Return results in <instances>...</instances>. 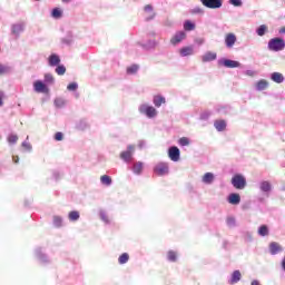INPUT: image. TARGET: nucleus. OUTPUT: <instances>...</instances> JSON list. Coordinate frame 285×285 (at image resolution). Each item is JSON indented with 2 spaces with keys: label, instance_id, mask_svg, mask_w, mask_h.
<instances>
[{
  "label": "nucleus",
  "instance_id": "nucleus-1",
  "mask_svg": "<svg viewBox=\"0 0 285 285\" xmlns=\"http://www.w3.org/2000/svg\"><path fill=\"white\" fill-rule=\"evenodd\" d=\"M232 185L234 188H236V190H244V188L247 186L246 177H244L242 174L234 175L232 178Z\"/></svg>",
  "mask_w": 285,
  "mask_h": 285
},
{
  "label": "nucleus",
  "instance_id": "nucleus-2",
  "mask_svg": "<svg viewBox=\"0 0 285 285\" xmlns=\"http://www.w3.org/2000/svg\"><path fill=\"white\" fill-rule=\"evenodd\" d=\"M269 50L274 52H279L283 48H285L284 39L282 38H273L268 42Z\"/></svg>",
  "mask_w": 285,
  "mask_h": 285
},
{
  "label": "nucleus",
  "instance_id": "nucleus-3",
  "mask_svg": "<svg viewBox=\"0 0 285 285\" xmlns=\"http://www.w3.org/2000/svg\"><path fill=\"white\" fill-rule=\"evenodd\" d=\"M139 112H141V115H146V117H148L149 119H153V117H157V109H155V107L153 106L140 105Z\"/></svg>",
  "mask_w": 285,
  "mask_h": 285
},
{
  "label": "nucleus",
  "instance_id": "nucleus-4",
  "mask_svg": "<svg viewBox=\"0 0 285 285\" xmlns=\"http://www.w3.org/2000/svg\"><path fill=\"white\" fill-rule=\"evenodd\" d=\"M205 8H209L212 10H217V8H222L223 0H200Z\"/></svg>",
  "mask_w": 285,
  "mask_h": 285
},
{
  "label": "nucleus",
  "instance_id": "nucleus-5",
  "mask_svg": "<svg viewBox=\"0 0 285 285\" xmlns=\"http://www.w3.org/2000/svg\"><path fill=\"white\" fill-rule=\"evenodd\" d=\"M135 151V146L129 145L127 147L126 151H122L120 154V159H122L124 161H131L132 160V153Z\"/></svg>",
  "mask_w": 285,
  "mask_h": 285
},
{
  "label": "nucleus",
  "instance_id": "nucleus-6",
  "mask_svg": "<svg viewBox=\"0 0 285 285\" xmlns=\"http://www.w3.org/2000/svg\"><path fill=\"white\" fill-rule=\"evenodd\" d=\"M154 171L156 175H159L160 177L164 175H168V164L166 163H159L155 166Z\"/></svg>",
  "mask_w": 285,
  "mask_h": 285
},
{
  "label": "nucleus",
  "instance_id": "nucleus-7",
  "mask_svg": "<svg viewBox=\"0 0 285 285\" xmlns=\"http://www.w3.org/2000/svg\"><path fill=\"white\" fill-rule=\"evenodd\" d=\"M33 90L36 92H43V94L50 92V89H48V86H46V83H43L41 80H37L33 82Z\"/></svg>",
  "mask_w": 285,
  "mask_h": 285
},
{
  "label": "nucleus",
  "instance_id": "nucleus-8",
  "mask_svg": "<svg viewBox=\"0 0 285 285\" xmlns=\"http://www.w3.org/2000/svg\"><path fill=\"white\" fill-rule=\"evenodd\" d=\"M184 39H186V32L184 31H178L175 33V36L170 39V43H173V46H177V43H181V41H184Z\"/></svg>",
  "mask_w": 285,
  "mask_h": 285
},
{
  "label": "nucleus",
  "instance_id": "nucleus-9",
  "mask_svg": "<svg viewBox=\"0 0 285 285\" xmlns=\"http://www.w3.org/2000/svg\"><path fill=\"white\" fill-rule=\"evenodd\" d=\"M180 156V151L178 147H170L168 149V157L171 159V161H178Z\"/></svg>",
  "mask_w": 285,
  "mask_h": 285
},
{
  "label": "nucleus",
  "instance_id": "nucleus-10",
  "mask_svg": "<svg viewBox=\"0 0 285 285\" xmlns=\"http://www.w3.org/2000/svg\"><path fill=\"white\" fill-rule=\"evenodd\" d=\"M235 43H237V36H235V33H227L225 36L226 48H233Z\"/></svg>",
  "mask_w": 285,
  "mask_h": 285
},
{
  "label": "nucleus",
  "instance_id": "nucleus-11",
  "mask_svg": "<svg viewBox=\"0 0 285 285\" xmlns=\"http://www.w3.org/2000/svg\"><path fill=\"white\" fill-rule=\"evenodd\" d=\"M283 248L282 245H279V243L277 242H272L269 244V253L271 255H277V253H282Z\"/></svg>",
  "mask_w": 285,
  "mask_h": 285
},
{
  "label": "nucleus",
  "instance_id": "nucleus-12",
  "mask_svg": "<svg viewBox=\"0 0 285 285\" xmlns=\"http://www.w3.org/2000/svg\"><path fill=\"white\" fill-rule=\"evenodd\" d=\"M217 59V53L208 51L202 57L203 63H208V61H215Z\"/></svg>",
  "mask_w": 285,
  "mask_h": 285
},
{
  "label": "nucleus",
  "instance_id": "nucleus-13",
  "mask_svg": "<svg viewBox=\"0 0 285 285\" xmlns=\"http://www.w3.org/2000/svg\"><path fill=\"white\" fill-rule=\"evenodd\" d=\"M48 61L49 66H51V68H55V66H59V63H61V58H59L58 55L52 53L51 56H49Z\"/></svg>",
  "mask_w": 285,
  "mask_h": 285
},
{
  "label": "nucleus",
  "instance_id": "nucleus-14",
  "mask_svg": "<svg viewBox=\"0 0 285 285\" xmlns=\"http://www.w3.org/2000/svg\"><path fill=\"white\" fill-rule=\"evenodd\" d=\"M242 202V197L239 194H230L228 196V203L232 204L233 206H237Z\"/></svg>",
  "mask_w": 285,
  "mask_h": 285
},
{
  "label": "nucleus",
  "instance_id": "nucleus-15",
  "mask_svg": "<svg viewBox=\"0 0 285 285\" xmlns=\"http://www.w3.org/2000/svg\"><path fill=\"white\" fill-rule=\"evenodd\" d=\"M193 47H184L179 50L180 57H190V55H194Z\"/></svg>",
  "mask_w": 285,
  "mask_h": 285
},
{
  "label": "nucleus",
  "instance_id": "nucleus-16",
  "mask_svg": "<svg viewBox=\"0 0 285 285\" xmlns=\"http://www.w3.org/2000/svg\"><path fill=\"white\" fill-rule=\"evenodd\" d=\"M223 65L225 66V68H239L240 66L239 61L229 60V59H225L223 61Z\"/></svg>",
  "mask_w": 285,
  "mask_h": 285
},
{
  "label": "nucleus",
  "instance_id": "nucleus-17",
  "mask_svg": "<svg viewBox=\"0 0 285 285\" xmlns=\"http://www.w3.org/2000/svg\"><path fill=\"white\" fill-rule=\"evenodd\" d=\"M214 126L218 132L226 130V120H215Z\"/></svg>",
  "mask_w": 285,
  "mask_h": 285
},
{
  "label": "nucleus",
  "instance_id": "nucleus-18",
  "mask_svg": "<svg viewBox=\"0 0 285 285\" xmlns=\"http://www.w3.org/2000/svg\"><path fill=\"white\" fill-rule=\"evenodd\" d=\"M271 79L275 83H283L284 82V75H282L279 72H273Z\"/></svg>",
  "mask_w": 285,
  "mask_h": 285
},
{
  "label": "nucleus",
  "instance_id": "nucleus-19",
  "mask_svg": "<svg viewBox=\"0 0 285 285\" xmlns=\"http://www.w3.org/2000/svg\"><path fill=\"white\" fill-rule=\"evenodd\" d=\"M242 279V272L234 271L232 274V278L229 281L230 284H237Z\"/></svg>",
  "mask_w": 285,
  "mask_h": 285
},
{
  "label": "nucleus",
  "instance_id": "nucleus-20",
  "mask_svg": "<svg viewBox=\"0 0 285 285\" xmlns=\"http://www.w3.org/2000/svg\"><path fill=\"white\" fill-rule=\"evenodd\" d=\"M161 104H166V98H164V96H155L154 106H156V108H159Z\"/></svg>",
  "mask_w": 285,
  "mask_h": 285
},
{
  "label": "nucleus",
  "instance_id": "nucleus-21",
  "mask_svg": "<svg viewBox=\"0 0 285 285\" xmlns=\"http://www.w3.org/2000/svg\"><path fill=\"white\" fill-rule=\"evenodd\" d=\"M135 175H141L142 170H144V163L141 161H138L134 165V168H132Z\"/></svg>",
  "mask_w": 285,
  "mask_h": 285
},
{
  "label": "nucleus",
  "instance_id": "nucleus-22",
  "mask_svg": "<svg viewBox=\"0 0 285 285\" xmlns=\"http://www.w3.org/2000/svg\"><path fill=\"white\" fill-rule=\"evenodd\" d=\"M272 188H273V186L271 185V183H268L266 180L261 183V190L263 193H271Z\"/></svg>",
  "mask_w": 285,
  "mask_h": 285
},
{
  "label": "nucleus",
  "instance_id": "nucleus-23",
  "mask_svg": "<svg viewBox=\"0 0 285 285\" xmlns=\"http://www.w3.org/2000/svg\"><path fill=\"white\" fill-rule=\"evenodd\" d=\"M100 183L102 184V186H110L112 184V178L108 175H102L100 177Z\"/></svg>",
  "mask_w": 285,
  "mask_h": 285
},
{
  "label": "nucleus",
  "instance_id": "nucleus-24",
  "mask_svg": "<svg viewBox=\"0 0 285 285\" xmlns=\"http://www.w3.org/2000/svg\"><path fill=\"white\" fill-rule=\"evenodd\" d=\"M268 88V81L266 80H259L257 83H256V89L262 91V90H266Z\"/></svg>",
  "mask_w": 285,
  "mask_h": 285
},
{
  "label": "nucleus",
  "instance_id": "nucleus-25",
  "mask_svg": "<svg viewBox=\"0 0 285 285\" xmlns=\"http://www.w3.org/2000/svg\"><path fill=\"white\" fill-rule=\"evenodd\" d=\"M214 179H215V175H213V173H206L203 176L204 184H210L212 181H214Z\"/></svg>",
  "mask_w": 285,
  "mask_h": 285
},
{
  "label": "nucleus",
  "instance_id": "nucleus-26",
  "mask_svg": "<svg viewBox=\"0 0 285 285\" xmlns=\"http://www.w3.org/2000/svg\"><path fill=\"white\" fill-rule=\"evenodd\" d=\"M145 12L149 13V17H147V21H150V19H155V11H153V6H145Z\"/></svg>",
  "mask_w": 285,
  "mask_h": 285
},
{
  "label": "nucleus",
  "instance_id": "nucleus-27",
  "mask_svg": "<svg viewBox=\"0 0 285 285\" xmlns=\"http://www.w3.org/2000/svg\"><path fill=\"white\" fill-rule=\"evenodd\" d=\"M139 71V65H131L127 67V75H137Z\"/></svg>",
  "mask_w": 285,
  "mask_h": 285
},
{
  "label": "nucleus",
  "instance_id": "nucleus-28",
  "mask_svg": "<svg viewBox=\"0 0 285 285\" xmlns=\"http://www.w3.org/2000/svg\"><path fill=\"white\" fill-rule=\"evenodd\" d=\"M256 32H257L258 37H264L266 35V32H268V27L266 24H262L258 27Z\"/></svg>",
  "mask_w": 285,
  "mask_h": 285
},
{
  "label": "nucleus",
  "instance_id": "nucleus-29",
  "mask_svg": "<svg viewBox=\"0 0 285 285\" xmlns=\"http://www.w3.org/2000/svg\"><path fill=\"white\" fill-rule=\"evenodd\" d=\"M62 16L63 11H61L59 8H55L51 12V17H53V19H61Z\"/></svg>",
  "mask_w": 285,
  "mask_h": 285
},
{
  "label": "nucleus",
  "instance_id": "nucleus-30",
  "mask_svg": "<svg viewBox=\"0 0 285 285\" xmlns=\"http://www.w3.org/2000/svg\"><path fill=\"white\" fill-rule=\"evenodd\" d=\"M184 30H186L187 32L195 30V23H193L190 20L185 21Z\"/></svg>",
  "mask_w": 285,
  "mask_h": 285
},
{
  "label": "nucleus",
  "instance_id": "nucleus-31",
  "mask_svg": "<svg viewBox=\"0 0 285 285\" xmlns=\"http://www.w3.org/2000/svg\"><path fill=\"white\" fill-rule=\"evenodd\" d=\"M258 235H261V237H266V236H268V226L262 225V226L258 228Z\"/></svg>",
  "mask_w": 285,
  "mask_h": 285
},
{
  "label": "nucleus",
  "instance_id": "nucleus-32",
  "mask_svg": "<svg viewBox=\"0 0 285 285\" xmlns=\"http://www.w3.org/2000/svg\"><path fill=\"white\" fill-rule=\"evenodd\" d=\"M128 259H130V255H128V253H124L119 256L118 262L119 264H128Z\"/></svg>",
  "mask_w": 285,
  "mask_h": 285
},
{
  "label": "nucleus",
  "instance_id": "nucleus-33",
  "mask_svg": "<svg viewBox=\"0 0 285 285\" xmlns=\"http://www.w3.org/2000/svg\"><path fill=\"white\" fill-rule=\"evenodd\" d=\"M80 215L79 212L72 210L69 213V219L70 222H77L79 219Z\"/></svg>",
  "mask_w": 285,
  "mask_h": 285
},
{
  "label": "nucleus",
  "instance_id": "nucleus-34",
  "mask_svg": "<svg viewBox=\"0 0 285 285\" xmlns=\"http://www.w3.org/2000/svg\"><path fill=\"white\" fill-rule=\"evenodd\" d=\"M167 258H168L169 262H177V252L169 250L167 253Z\"/></svg>",
  "mask_w": 285,
  "mask_h": 285
},
{
  "label": "nucleus",
  "instance_id": "nucleus-35",
  "mask_svg": "<svg viewBox=\"0 0 285 285\" xmlns=\"http://www.w3.org/2000/svg\"><path fill=\"white\" fill-rule=\"evenodd\" d=\"M55 106L57 108H63L66 106V100H63V98H57L55 100Z\"/></svg>",
  "mask_w": 285,
  "mask_h": 285
},
{
  "label": "nucleus",
  "instance_id": "nucleus-36",
  "mask_svg": "<svg viewBox=\"0 0 285 285\" xmlns=\"http://www.w3.org/2000/svg\"><path fill=\"white\" fill-rule=\"evenodd\" d=\"M62 222H63V219L60 216L53 217V225L56 226V228H61Z\"/></svg>",
  "mask_w": 285,
  "mask_h": 285
},
{
  "label": "nucleus",
  "instance_id": "nucleus-37",
  "mask_svg": "<svg viewBox=\"0 0 285 285\" xmlns=\"http://www.w3.org/2000/svg\"><path fill=\"white\" fill-rule=\"evenodd\" d=\"M56 72H57L59 76L66 75V66H63V65H58V67L56 68Z\"/></svg>",
  "mask_w": 285,
  "mask_h": 285
},
{
  "label": "nucleus",
  "instance_id": "nucleus-38",
  "mask_svg": "<svg viewBox=\"0 0 285 285\" xmlns=\"http://www.w3.org/2000/svg\"><path fill=\"white\" fill-rule=\"evenodd\" d=\"M45 81L46 83H55V77L51 73H46Z\"/></svg>",
  "mask_w": 285,
  "mask_h": 285
},
{
  "label": "nucleus",
  "instance_id": "nucleus-39",
  "mask_svg": "<svg viewBox=\"0 0 285 285\" xmlns=\"http://www.w3.org/2000/svg\"><path fill=\"white\" fill-rule=\"evenodd\" d=\"M10 72V67L0 65V75H8Z\"/></svg>",
  "mask_w": 285,
  "mask_h": 285
},
{
  "label": "nucleus",
  "instance_id": "nucleus-40",
  "mask_svg": "<svg viewBox=\"0 0 285 285\" xmlns=\"http://www.w3.org/2000/svg\"><path fill=\"white\" fill-rule=\"evenodd\" d=\"M17 141H19V137L17 135H10L8 137V142L9 144H17Z\"/></svg>",
  "mask_w": 285,
  "mask_h": 285
},
{
  "label": "nucleus",
  "instance_id": "nucleus-41",
  "mask_svg": "<svg viewBox=\"0 0 285 285\" xmlns=\"http://www.w3.org/2000/svg\"><path fill=\"white\" fill-rule=\"evenodd\" d=\"M178 144L180 146H188L190 144V140L187 137H183L178 140Z\"/></svg>",
  "mask_w": 285,
  "mask_h": 285
},
{
  "label": "nucleus",
  "instance_id": "nucleus-42",
  "mask_svg": "<svg viewBox=\"0 0 285 285\" xmlns=\"http://www.w3.org/2000/svg\"><path fill=\"white\" fill-rule=\"evenodd\" d=\"M77 88H79V86L77 85V82H71L67 86V90H70V91H75L77 90Z\"/></svg>",
  "mask_w": 285,
  "mask_h": 285
},
{
  "label": "nucleus",
  "instance_id": "nucleus-43",
  "mask_svg": "<svg viewBox=\"0 0 285 285\" xmlns=\"http://www.w3.org/2000/svg\"><path fill=\"white\" fill-rule=\"evenodd\" d=\"M230 6H234L235 8H240L242 0H229Z\"/></svg>",
  "mask_w": 285,
  "mask_h": 285
},
{
  "label": "nucleus",
  "instance_id": "nucleus-44",
  "mask_svg": "<svg viewBox=\"0 0 285 285\" xmlns=\"http://www.w3.org/2000/svg\"><path fill=\"white\" fill-rule=\"evenodd\" d=\"M55 140L56 141H63V132H61V131L56 132Z\"/></svg>",
  "mask_w": 285,
  "mask_h": 285
},
{
  "label": "nucleus",
  "instance_id": "nucleus-45",
  "mask_svg": "<svg viewBox=\"0 0 285 285\" xmlns=\"http://www.w3.org/2000/svg\"><path fill=\"white\" fill-rule=\"evenodd\" d=\"M21 30H22V28H21L20 24H14V26L12 27V32H13V35H18V32H21Z\"/></svg>",
  "mask_w": 285,
  "mask_h": 285
},
{
  "label": "nucleus",
  "instance_id": "nucleus-46",
  "mask_svg": "<svg viewBox=\"0 0 285 285\" xmlns=\"http://www.w3.org/2000/svg\"><path fill=\"white\" fill-rule=\"evenodd\" d=\"M22 148L24 150L30 151V150H32V145H30V142L24 141V142H22Z\"/></svg>",
  "mask_w": 285,
  "mask_h": 285
},
{
  "label": "nucleus",
  "instance_id": "nucleus-47",
  "mask_svg": "<svg viewBox=\"0 0 285 285\" xmlns=\"http://www.w3.org/2000/svg\"><path fill=\"white\" fill-rule=\"evenodd\" d=\"M246 75H247V77H255V71H253V70H247V71H246Z\"/></svg>",
  "mask_w": 285,
  "mask_h": 285
},
{
  "label": "nucleus",
  "instance_id": "nucleus-48",
  "mask_svg": "<svg viewBox=\"0 0 285 285\" xmlns=\"http://www.w3.org/2000/svg\"><path fill=\"white\" fill-rule=\"evenodd\" d=\"M3 106V91H0V108Z\"/></svg>",
  "mask_w": 285,
  "mask_h": 285
},
{
  "label": "nucleus",
  "instance_id": "nucleus-49",
  "mask_svg": "<svg viewBox=\"0 0 285 285\" xmlns=\"http://www.w3.org/2000/svg\"><path fill=\"white\" fill-rule=\"evenodd\" d=\"M13 164H19V156H12Z\"/></svg>",
  "mask_w": 285,
  "mask_h": 285
},
{
  "label": "nucleus",
  "instance_id": "nucleus-50",
  "mask_svg": "<svg viewBox=\"0 0 285 285\" xmlns=\"http://www.w3.org/2000/svg\"><path fill=\"white\" fill-rule=\"evenodd\" d=\"M194 14L195 13H199V12H202V9H199V8H197V9H193V11H191Z\"/></svg>",
  "mask_w": 285,
  "mask_h": 285
},
{
  "label": "nucleus",
  "instance_id": "nucleus-51",
  "mask_svg": "<svg viewBox=\"0 0 285 285\" xmlns=\"http://www.w3.org/2000/svg\"><path fill=\"white\" fill-rule=\"evenodd\" d=\"M228 224H235V219L234 218H228Z\"/></svg>",
  "mask_w": 285,
  "mask_h": 285
},
{
  "label": "nucleus",
  "instance_id": "nucleus-52",
  "mask_svg": "<svg viewBox=\"0 0 285 285\" xmlns=\"http://www.w3.org/2000/svg\"><path fill=\"white\" fill-rule=\"evenodd\" d=\"M62 3H70V0H62Z\"/></svg>",
  "mask_w": 285,
  "mask_h": 285
},
{
  "label": "nucleus",
  "instance_id": "nucleus-53",
  "mask_svg": "<svg viewBox=\"0 0 285 285\" xmlns=\"http://www.w3.org/2000/svg\"><path fill=\"white\" fill-rule=\"evenodd\" d=\"M198 43H204V39H199V40H198Z\"/></svg>",
  "mask_w": 285,
  "mask_h": 285
},
{
  "label": "nucleus",
  "instance_id": "nucleus-54",
  "mask_svg": "<svg viewBox=\"0 0 285 285\" xmlns=\"http://www.w3.org/2000/svg\"><path fill=\"white\" fill-rule=\"evenodd\" d=\"M279 32H285V28L283 27V28L279 30Z\"/></svg>",
  "mask_w": 285,
  "mask_h": 285
}]
</instances>
